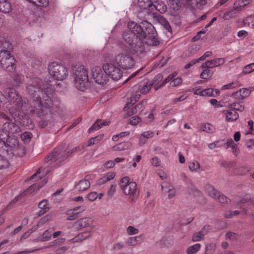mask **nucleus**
<instances>
[{"label": "nucleus", "mask_w": 254, "mask_h": 254, "mask_svg": "<svg viewBox=\"0 0 254 254\" xmlns=\"http://www.w3.org/2000/svg\"><path fill=\"white\" fill-rule=\"evenodd\" d=\"M48 70L50 77L44 83L35 78L27 87L28 94L33 96L30 113L41 118L51 115L53 102L50 96L55 89V86L59 85L56 80H63L68 76L67 68L58 62L50 63Z\"/></svg>", "instance_id": "obj_1"}, {"label": "nucleus", "mask_w": 254, "mask_h": 254, "mask_svg": "<svg viewBox=\"0 0 254 254\" xmlns=\"http://www.w3.org/2000/svg\"><path fill=\"white\" fill-rule=\"evenodd\" d=\"M79 148V146L74 147L70 152L62 150L60 148H56L47 157L45 160V162L49 164L51 167L59 166L62 162L65 160L72 153L77 151Z\"/></svg>", "instance_id": "obj_2"}, {"label": "nucleus", "mask_w": 254, "mask_h": 254, "mask_svg": "<svg viewBox=\"0 0 254 254\" xmlns=\"http://www.w3.org/2000/svg\"><path fill=\"white\" fill-rule=\"evenodd\" d=\"M74 85L79 90L84 91L89 84L88 71L83 65L76 64L74 66Z\"/></svg>", "instance_id": "obj_3"}, {"label": "nucleus", "mask_w": 254, "mask_h": 254, "mask_svg": "<svg viewBox=\"0 0 254 254\" xmlns=\"http://www.w3.org/2000/svg\"><path fill=\"white\" fill-rule=\"evenodd\" d=\"M141 36L143 35L145 44L147 46H157L159 44V41L156 37L155 29L152 24L144 20L141 22Z\"/></svg>", "instance_id": "obj_4"}, {"label": "nucleus", "mask_w": 254, "mask_h": 254, "mask_svg": "<svg viewBox=\"0 0 254 254\" xmlns=\"http://www.w3.org/2000/svg\"><path fill=\"white\" fill-rule=\"evenodd\" d=\"M120 188L123 192L127 195H129L131 202H135L139 194V191L137 188V185L134 182H129L128 177H123L121 181Z\"/></svg>", "instance_id": "obj_5"}, {"label": "nucleus", "mask_w": 254, "mask_h": 254, "mask_svg": "<svg viewBox=\"0 0 254 254\" xmlns=\"http://www.w3.org/2000/svg\"><path fill=\"white\" fill-rule=\"evenodd\" d=\"M127 27L129 30L123 32V38L124 41L131 47L135 38L141 36L142 29L141 24L138 25L133 21H129L127 24Z\"/></svg>", "instance_id": "obj_6"}, {"label": "nucleus", "mask_w": 254, "mask_h": 254, "mask_svg": "<svg viewBox=\"0 0 254 254\" xmlns=\"http://www.w3.org/2000/svg\"><path fill=\"white\" fill-rule=\"evenodd\" d=\"M0 64L8 72L13 71L16 68V61L10 51L1 50L0 52Z\"/></svg>", "instance_id": "obj_7"}, {"label": "nucleus", "mask_w": 254, "mask_h": 254, "mask_svg": "<svg viewBox=\"0 0 254 254\" xmlns=\"http://www.w3.org/2000/svg\"><path fill=\"white\" fill-rule=\"evenodd\" d=\"M115 61L118 66L125 69L131 68L135 64V61L129 54L124 53L117 55Z\"/></svg>", "instance_id": "obj_8"}, {"label": "nucleus", "mask_w": 254, "mask_h": 254, "mask_svg": "<svg viewBox=\"0 0 254 254\" xmlns=\"http://www.w3.org/2000/svg\"><path fill=\"white\" fill-rule=\"evenodd\" d=\"M4 144L3 142H0V169L6 168L8 166V159L13 155V150L11 148H2Z\"/></svg>", "instance_id": "obj_9"}, {"label": "nucleus", "mask_w": 254, "mask_h": 254, "mask_svg": "<svg viewBox=\"0 0 254 254\" xmlns=\"http://www.w3.org/2000/svg\"><path fill=\"white\" fill-rule=\"evenodd\" d=\"M92 76L94 81L99 84H106L108 81V75L104 68L95 66L92 69Z\"/></svg>", "instance_id": "obj_10"}, {"label": "nucleus", "mask_w": 254, "mask_h": 254, "mask_svg": "<svg viewBox=\"0 0 254 254\" xmlns=\"http://www.w3.org/2000/svg\"><path fill=\"white\" fill-rule=\"evenodd\" d=\"M103 68L106 71L107 74L113 80H118L122 76L123 72L121 69L111 63H106L103 65Z\"/></svg>", "instance_id": "obj_11"}, {"label": "nucleus", "mask_w": 254, "mask_h": 254, "mask_svg": "<svg viewBox=\"0 0 254 254\" xmlns=\"http://www.w3.org/2000/svg\"><path fill=\"white\" fill-rule=\"evenodd\" d=\"M205 190L209 195L219 201L220 203H227L230 201V199L226 195L221 194L210 185H207L206 186Z\"/></svg>", "instance_id": "obj_12"}, {"label": "nucleus", "mask_w": 254, "mask_h": 254, "mask_svg": "<svg viewBox=\"0 0 254 254\" xmlns=\"http://www.w3.org/2000/svg\"><path fill=\"white\" fill-rule=\"evenodd\" d=\"M7 90L8 100L11 104H13L18 107L23 105V101L21 97L13 88H9Z\"/></svg>", "instance_id": "obj_13"}, {"label": "nucleus", "mask_w": 254, "mask_h": 254, "mask_svg": "<svg viewBox=\"0 0 254 254\" xmlns=\"http://www.w3.org/2000/svg\"><path fill=\"white\" fill-rule=\"evenodd\" d=\"M145 40L143 35L139 37H136L134 42L132 43L131 48L136 53L141 54L145 52L146 46Z\"/></svg>", "instance_id": "obj_14"}, {"label": "nucleus", "mask_w": 254, "mask_h": 254, "mask_svg": "<svg viewBox=\"0 0 254 254\" xmlns=\"http://www.w3.org/2000/svg\"><path fill=\"white\" fill-rule=\"evenodd\" d=\"M138 5L141 9L146 10L148 14L153 13L156 8L150 0H138Z\"/></svg>", "instance_id": "obj_15"}, {"label": "nucleus", "mask_w": 254, "mask_h": 254, "mask_svg": "<svg viewBox=\"0 0 254 254\" xmlns=\"http://www.w3.org/2000/svg\"><path fill=\"white\" fill-rule=\"evenodd\" d=\"M224 58H217L213 60L207 61L201 65L202 68H212L222 65L225 63Z\"/></svg>", "instance_id": "obj_16"}, {"label": "nucleus", "mask_w": 254, "mask_h": 254, "mask_svg": "<svg viewBox=\"0 0 254 254\" xmlns=\"http://www.w3.org/2000/svg\"><path fill=\"white\" fill-rule=\"evenodd\" d=\"M90 186L88 176H86L84 179L81 180L75 184L74 189L79 192L85 191L88 189Z\"/></svg>", "instance_id": "obj_17"}, {"label": "nucleus", "mask_w": 254, "mask_h": 254, "mask_svg": "<svg viewBox=\"0 0 254 254\" xmlns=\"http://www.w3.org/2000/svg\"><path fill=\"white\" fill-rule=\"evenodd\" d=\"M3 129L9 136L10 134H14L19 131V127L12 122H6L3 125Z\"/></svg>", "instance_id": "obj_18"}, {"label": "nucleus", "mask_w": 254, "mask_h": 254, "mask_svg": "<svg viewBox=\"0 0 254 254\" xmlns=\"http://www.w3.org/2000/svg\"><path fill=\"white\" fill-rule=\"evenodd\" d=\"M251 92V91L250 89L243 88L236 92H233L232 96L236 99L243 100L249 96Z\"/></svg>", "instance_id": "obj_19"}, {"label": "nucleus", "mask_w": 254, "mask_h": 254, "mask_svg": "<svg viewBox=\"0 0 254 254\" xmlns=\"http://www.w3.org/2000/svg\"><path fill=\"white\" fill-rule=\"evenodd\" d=\"M92 232L91 231H85L79 233L75 237L68 241V243H77L80 242L83 240L91 237Z\"/></svg>", "instance_id": "obj_20"}, {"label": "nucleus", "mask_w": 254, "mask_h": 254, "mask_svg": "<svg viewBox=\"0 0 254 254\" xmlns=\"http://www.w3.org/2000/svg\"><path fill=\"white\" fill-rule=\"evenodd\" d=\"M155 135L154 132L151 130H147L142 132L138 137V144L139 146H142L145 144L148 139L151 138Z\"/></svg>", "instance_id": "obj_21"}, {"label": "nucleus", "mask_w": 254, "mask_h": 254, "mask_svg": "<svg viewBox=\"0 0 254 254\" xmlns=\"http://www.w3.org/2000/svg\"><path fill=\"white\" fill-rule=\"evenodd\" d=\"M38 207L40 210L38 212L37 215L40 216L49 210V201L46 199H43L39 203Z\"/></svg>", "instance_id": "obj_22"}, {"label": "nucleus", "mask_w": 254, "mask_h": 254, "mask_svg": "<svg viewBox=\"0 0 254 254\" xmlns=\"http://www.w3.org/2000/svg\"><path fill=\"white\" fill-rule=\"evenodd\" d=\"M12 7L8 0H0V11L8 13L12 11Z\"/></svg>", "instance_id": "obj_23"}, {"label": "nucleus", "mask_w": 254, "mask_h": 254, "mask_svg": "<svg viewBox=\"0 0 254 254\" xmlns=\"http://www.w3.org/2000/svg\"><path fill=\"white\" fill-rule=\"evenodd\" d=\"M110 124L109 122L98 120L88 129V132L91 133L95 130H98L104 126H107Z\"/></svg>", "instance_id": "obj_24"}, {"label": "nucleus", "mask_w": 254, "mask_h": 254, "mask_svg": "<svg viewBox=\"0 0 254 254\" xmlns=\"http://www.w3.org/2000/svg\"><path fill=\"white\" fill-rule=\"evenodd\" d=\"M239 118V115L236 111L231 109H229L226 113V120L227 122H233L236 121Z\"/></svg>", "instance_id": "obj_25"}, {"label": "nucleus", "mask_w": 254, "mask_h": 254, "mask_svg": "<svg viewBox=\"0 0 254 254\" xmlns=\"http://www.w3.org/2000/svg\"><path fill=\"white\" fill-rule=\"evenodd\" d=\"M131 144L129 141L122 142L113 146V149L116 151H121L130 148Z\"/></svg>", "instance_id": "obj_26"}, {"label": "nucleus", "mask_w": 254, "mask_h": 254, "mask_svg": "<svg viewBox=\"0 0 254 254\" xmlns=\"http://www.w3.org/2000/svg\"><path fill=\"white\" fill-rule=\"evenodd\" d=\"M89 218H82L74 223L73 226L77 229H81L89 225Z\"/></svg>", "instance_id": "obj_27"}, {"label": "nucleus", "mask_w": 254, "mask_h": 254, "mask_svg": "<svg viewBox=\"0 0 254 254\" xmlns=\"http://www.w3.org/2000/svg\"><path fill=\"white\" fill-rule=\"evenodd\" d=\"M85 210V207L84 206L76 207L72 210V215L69 214V216L67 217V220H72L74 219L78 213L82 212Z\"/></svg>", "instance_id": "obj_28"}, {"label": "nucleus", "mask_w": 254, "mask_h": 254, "mask_svg": "<svg viewBox=\"0 0 254 254\" xmlns=\"http://www.w3.org/2000/svg\"><path fill=\"white\" fill-rule=\"evenodd\" d=\"M9 135H8V133H6L5 130L3 129V127L2 129H0V142L4 143V146L2 147L5 148V147H7V148H11L10 146L6 145V142L8 141Z\"/></svg>", "instance_id": "obj_29"}, {"label": "nucleus", "mask_w": 254, "mask_h": 254, "mask_svg": "<svg viewBox=\"0 0 254 254\" xmlns=\"http://www.w3.org/2000/svg\"><path fill=\"white\" fill-rule=\"evenodd\" d=\"M228 107L229 109H231L236 112L237 111L243 112L245 109L244 105L241 102H233L229 104Z\"/></svg>", "instance_id": "obj_30"}, {"label": "nucleus", "mask_w": 254, "mask_h": 254, "mask_svg": "<svg viewBox=\"0 0 254 254\" xmlns=\"http://www.w3.org/2000/svg\"><path fill=\"white\" fill-rule=\"evenodd\" d=\"M49 172V170H47L45 172L44 169L43 168H41L39 169L38 171H37L36 173H35L34 174H33L30 177V179L32 180L37 178V180H38L39 179H42V178L44 177Z\"/></svg>", "instance_id": "obj_31"}, {"label": "nucleus", "mask_w": 254, "mask_h": 254, "mask_svg": "<svg viewBox=\"0 0 254 254\" xmlns=\"http://www.w3.org/2000/svg\"><path fill=\"white\" fill-rule=\"evenodd\" d=\"M201 129L202 131L209 133H213L215 131V127L209 123L202 124L201 126Z\"/></svg>", "instance_id": "obj_32"}, {"label": "nucleus", "mask_w": 254, "mask_h": 254, "mask_svg": "<svg viewBox=\"0 0 254 254\" xmlns=\"http://www.w3.org/2000/svg\"><path fill=\"white\" fill-rule=\"evenodd\" d=\"M153 85V83L147 81L145 84L142 86L139 89L140 93L142 94H146L148 93Z\"/></svg>", "instance_id": "obj_33"}, {"label": "nucleus", "mask_w": 254, "mask_h": 254, "mask_svg": "<svg viewBox=\"0 0 254 254\" xmlns=\"http://www.w3.org/2000/svg\"><path fill=\"white\" fill-rule=\"evenodd\" d=\"M31 3H33L35 5L46 7L49 5V0H28Z\"/></svg>", "instance_id": "obj_34"}, {"label": "nucleus", "mask_w": 254, "mask_h": 254, "mask_svg": "<svg viewBox=\"0 0 254 254\" xmlns=\"http://www.w3.org/2000/svg\"><path fill=\"white\" fill-rule=\"evenodd\" d=\"M141 236H138L135 237H131L127 239V244L128 246H135L138 244L140 243L141 242L139 241V239L141 238Z\"/></svg>", "instance_id": "obj_35"}, {"label": "nucleus", "mask_w": 254, "mask_h": 254, "mask_svg": "<svg viewBox=\"0 0 254 254\" xmlns=\"http://www.w3.org/2000/svg\"><path fill=\"white\" fill-rule=\"evenodd\" d=\"M140 96V95L139 94H136L131 97L130 100V102L126 104L124 108V111H127V109L130 108V107L132 106V105H133L139 99Z\"/></svg>", "instance_id": "obj_36"}, {"label": "nucleus", "mask_w": 254, "mask_h": 254, "mask_svg": "<svg viewBox=\"0 0 254 254\" xmlns=\"http://www.w3.org/2000/svg\"><path fill=\"white\" fill-rule=\"evenodd\" d=\"M103 137L104 134H101L95 136V137L90 138L88 141L87 146H90L98 143L103 139Z\"/></svg>", "instance_id": "obj_37"}, {"label": "nucleus", "mask_w": 254, "mask_h": 254, "mask_svg": "<svg viewBox=\"0 0 254 254\" xmlns=\"http://www.w3.org/2000/svg\"><path fill=\"white\" fill-rule=\"evenodd\" d=\"M201 248V245L197 243L192 246L189 247L187 250V253L188 254H194L198 252Z\"/></svg>", "instance_id": "obj_38"}, {"label": "nucleus", "mask_w": 254, "mask_h": 254, "mask_svg": "<svg viewBox=\"0 0 254 254\" xmlns=\"http://www.w3.org/2000/svg\"><path fill=\"white\" fill-rule=\"evenodd\" d=\"M53 230L50 228L45 231L41 236V240L42 241H47L50 240L52 236Z\"/></svg>", "instance_id": "obj_39"}, {"label": "nucleus", "mask_w": 254, "mask_h": 254, "mask_svg": "<svg viewBox=\"0 0 254 254\" xmlns=\"http://www.w3.org/2000/svg\"><path fill=\"white\" fill-rule=\"evenodd\" d=\"M6 145L10 146L11 148L13 150V147L18 146L19 145V142L18 139L14 137L10 136L8 137V141L6 142Z\"/></svg>", "instance_id": "obj_40"}, {"label": "nucleus", "mask_w": 254, "mask_h": 254, "mask_svg": "<svg viewBox=\"0 0 254 254\" xmlns=\"http://www.w3.org/2000/svg\"><path fill=\"white\" fill-rule=\"evenodd\" d=\"M32 137V134L29 131H25L21 135V139L25 143H28Z\"/></svg>", "instance_id": "obj_41"}, {"label": "nucleus", "mask_w": 254, "mask_h": 254, "mask_svg": "<svg viewBox=\"0 0 254 254\" xmlns=\"http://www.w3.org/2000/svg\"><path fill=\"white\" fill-rule=\"evenodd\" d=\"M213 75V71L209 69H204L200 74V77L202 79H207Z\"/></svg>", "instance_id": "obj_42"}, {"label": "nucleus", "mask_w": 254, "mask_h": 254, "mask_svg": "<svg viewBox=\"0 0 254 254\" xmlns=\"http://www.w3.org/2000/svg\"><path fill=\"white\" fill-rule=\"evenodd\" d=\"M240 84L238 81H234L231 83H230L229 84H226L223 85L221 89L222 90H225V89H234L235 88L238 86H240Z\"/></svg>", "instance_id": "obj_43"}, {"label": "nucleus", "mask_w": 254, "mask_h": 254, "mask_svg": "<svg viewBox=\"0 0 254 254\" xmlns=\"http://www.w3.org/2000/svg\"><path fill=\"white\" fill-rule=\"evenodd\" d=\"M216 244L210 243L207 244L205 247V253L206 254H212L216 249Z\"/></svg>", "instance_id": "obj_44"}, {"label": "nucleus", "mask_w": 254, "mask_h": 254, "mask_svg": "<svg viewBox=\"0 0 254 254\" xmlns=\"http://www.w3.org/2000/svg\"><path fill=\"white\" fill-rule=\"evenodd\" d=\"M254 71V63L246 65L243 69V73L247 74Z\"/></svg>", "instance_id": "obj_45"}, {"label": "nucleus", "mask_w": 254, "mask_h": 254, "mask_svg": "<svg viewBox=\"0 0 254 254\" xmlns=\"http://www.w3.org/2000/svg\"><path fill=\"white\" fill-rule=\"evenodd\" d=\"M204 236L200 231H199L193 234L191 240L193 242L200 241L204 239Z\"/></svg>", "instance_id": "obj_46"}, {"label": "nucleus", "mask_w": 254, "mask_h": 254, "mask_svg": "<svg viewBox=\"0 0 254 254\" xmlns=\"http://www.w3.org/2000/svg\"><path fill=\"white\" fill-rule=\"evenodd\" d=\"M200 167L199 163L197 161H192L189 163V167L190 170L193 171L196 170Z\"/></svg>", "instance_id": "obj_47"}, {"label": "nucleus", "mask_w": 254, "mask_h": 254, "mask_svg": "<svg viewBox=\"0 0 254 254\" xmlns=\"http://www.w3.org/2000/svg\"><path fill=\"white\" fill-rule=\"evenodd\" d=\"M169 1L172 8L174 10H177L180 8L181 5L180 2L177 0H169Z\"/></svg>", "instance_id": "obj_48"}, {"label": "nucleus", "mask_w": 254, "mask_h": 254, "mask_svg": "<svg viewBox=\"0 0 254 254\" xmlns=\"http://www.w3.org/2000/svg\"><path fill=\"white\" fill-rule=\"evenodd\" d=\"M202 96L211 97L213 96V89L206 88L202 90Z\"/></svg>", "instance_id": "obj_49"}, {"label": "nucleus", "mask_w": 254, "mask_h": 254, "mask_svg": "<svg viewBox=\"0 0 254 254\" xmlns=\"http://www.w3.org/2000/svg\"><path fill=\"white\" fill-rule=\"evenodd\" d=\"M138 232V230L132 226H129L127 229V233L129 235H135Z\"/></svg>", "instance_id": "obj_50"}, {"label": "nucleus", "mask_w": 254, "mask_h": 254, "mask_svg": "<svg viewBox=\"0 0 254 254\" xmlns=\"http://www.w3.org/2000/svg\"><path fill=\"white\" fill-rule=\"evenodd\" d=\"M238 235L233 232H229L225 235V238L226 240H230L234 241L237 239Z\"/></svg>", "instance_id": "obj_51"}, {"label": "nucleus", "mask_w": 254, "mask_h": 254, "mask_svg": "<svg viewBox=\"0 0 254 254\" xmlns=\"http://www.w3.org/2000/svg\"><path fill=\"white\" fill-rule=\"evenodd\" d=\"M117 185L116 184H112L108 190L107 195L112 197L116 191Z\"/></svg>", "instance_id": "obj_52"}, {"label": "nucleus", "mask_w": 254, "mask_h": 254, "mask_svg": "<svg viewBox=\"0 0 254 254\" xmlns=\"http://www.w3.org/2000/svg\"><path fill=\"white\" fill-rule=\"evenodd\" d=\"M141 121V119L137 116L132 117L129 119V124L131 125H136Z\"/></svg>", "instance_id": "obj_53"}, {"label": "nucleus", "mask_w": 254, "mask_h": 254, "mask_svg": "<svg viewBox=\"0 0 254 254\" xmlns=\"http://www.w3.org/2000/svg\"><path fill=\"white\" fill-rule=\"evenodd\" d=\"M156 7L155 10H158L160 13H164L167 10V6L164 3L158 4L156 5Z\"/></svg>", "instance_id": "obj_54"}, {"label": "nucleus", "mask_w": 254, "mask_h": 254, "mask_svg": "<svg viewBox=\"0 0 254 254\" xmlns=\"http://www.w3.org/2000/svg\"><path fill=\"white\" fill-rule=\"evenodd\" d=\"M98 197V194L96 191L91 192L87 195L88 199L91 201H94Z\"/></svg>", "instance_id": "obj_55"}, {"label": "nucleus", "mask_w": 254, "mask_h": 254, "mask_svg": "<svg viewBox=\"0 0 254 254\" xmlns=\"http://www.w3.org/2000/svg\"><path fill=\"white\" fill-rule=\"evenodd\" d=\"M177 72H175L174 73H172L170 74H169L167 77H166L165 80L162 82L164 85H165L166 83L172 81L173 79V78L177 75Z\"/></svg>", "instance_id": "obj_56"}, {"label": "nucleus", "mask_w": 254, "mask_h": 254, "mask_svg": "<svg viewBox=\"0 0 254 254\" xmlns=\"http://www.w3.org/2000/svg\"><path fill=\"white\" fill-rule=\"evenodd\" d=\"M182 82V79L180 77H177L173 79L170 83V84L172 86H177L180 85Z\"/></svg>", "instance_id": "obj_57"}, {"label": "nucleus", "mask_w": 254, "mask_h": 254, "mask_svg": "<svg viewBox=\"0 0 254 254\" xmlns=\"http://www.w3.org/2000/svg\"><path fill=\"white\" fill-rule=\"evenodd\" d=\"M65 242V238H59L56 239L53 242V246H60L64 243Z\"/></svg>", "instance_id": "obj_58"}, {"label": "nucleus", "mask_w": 254, "mask_h": 254, "mask_svg": "<svg viewBox=\"0 0 254 254\" xmlns=\"http://www.w3.org/2000/svg\"><path fill=\"white\" fill-rule=\"evenodd\" d=\"M163 79V76L161 74H158L155 75L152 80V81H150L151 83H153V84L155 83L158 84Z\"/></svg>", "instance_id": "obj_59"}, {"label": "nucleus", "mask_w": 254, "mask_h": 254, "mask_svg": "<svg viewBox=\"0 0 254 254\" xmlns=\"http://www.w3.org/2000/svg\"><path fill=\"white\" fill-rule=\"evenodd\" d=\"M210 229L211 227L209 225H205L201 229L200 232L204 236L208 234Z\"/></svg>", "instance_id": "obj_60"}, {"label": "nucleus", "mask_w": 254, "mask_h": 254, "mask_svg": "<svg viewBox=\"0 0 254 254\" xmlns=\"http://www.w3.org/2000/svg\"><path fill=\"white\" fill-rule=\"evenodd\" d=\"M234 144V142L232 138H229L227 140V142L224 143L223 146L226 149L231 147Z\"/></svg>", "instance_id": "obj_61"}, {"label": "nucleus", "mask_w": 254, "mask_h": 254, "mask_svg": "<svg viewBox=\"0 0 254 254\" xmlns=\"http://www.w3.org/2000/svg\"><path fill=\"white\" fill-rule=\"evenodd\" d=\"M116 174L114 172H108L105 175L106 178L107 179L106 180L110 181L114 179V178L115 177Z\"/></svg>", "instance_id": "obj_62"}, {"label": "nucleus", "mask_w": 254, "mask_h": 254, "mask_svg": "<svg viewBox=\"0 0 254 254\" xmlns=\"http://www.w3.org/2000/svg\"><path fill=\"white\" fill-rule=\"evenodd\" d=\"M115 162L113 160H109L104 164V167L107 168H111L114 167Z\"/></svg>", "instance_id": "obj_63"}, {"label": "nucleus", "mask_w": 254, "mask_h": 254, "mask_svg": "<svg viewBox=\"0 0 254 254\" xmlns=\"http://www.w3.org/2000/svg\"><path fill=\"white\" fill-rule=\"evenodd\" d=\"M248 35V32L245 30H241L238 32L237 36L239 38H244Z\"/></svg>", "instance_id": "obj_64"}]
</instances>
